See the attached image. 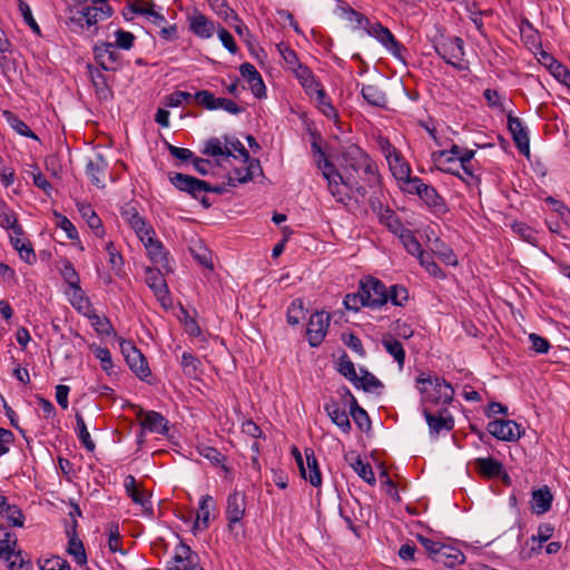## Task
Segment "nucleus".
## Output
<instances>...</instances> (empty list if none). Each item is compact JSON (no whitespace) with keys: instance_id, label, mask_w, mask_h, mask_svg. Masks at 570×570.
Masks as SVG:
<instances>
[{"instance_id":"f257e3e1","label":"nucleus","mask_w":570,"mask_h":570,"mask_svg":"<svg viewBox=\"0 0 570 570\" xmlns=\"http://www.w3.org/2000/svg\"><path fill=\"white\" fill-rule=\"evenodd\" d=\"M312 151L317 169L337 202H344L352 191L365 195L368 188H376L381 184L377 165L357 146H347L342 153V171L335 169L318 141H313Z\"/></svg>"},{"instance_id":"f03ea898","label":"nucleus","mask_w":570,"mask_h":570,"mask_svg":"<svg viewBox=\"0 0 570 570\" xmlns=\"http://www.w3.org/2000/svg\"><path fill=\"white\" fill-rule=\"evenodd\" d=\"M114 8L107 0H90L89 4L72 6L67 10L66 26L77 35L98 32V23L109 19Z\"/></svg>"},{"instance_id":"7ed1b4c3","label":"nucleus","mask_w":570,"mask_h":570,"mask_svg":"<svg viewBox=\"0 0 570 570\" xmlns=\"http://www.w3.org/2000/svg\"><path fill=\"white\" fill-rule=\"evenodd\" d=\"M416 387L421 394V403L423 407H428L429 404H449L454 395L452 385L440 377L419 376L416 379Z\"/></svg>"},{"instance_id":"20e7f679","label":"nucleus","mask_w":570,"mask_h":570,"mask_svg":"<svg viewBox=\"0 0 570 570\" xmlns=\"http://www.w3.org/2000/svg\"><path fill=\"white\" fill-rule=\"evenodd\" d=\"M474 150L461 148L458 145H452L449 150H438L432 153L431 159L434 166L444 173H449L464 179L461 175L459 166L461 161H471L474 157Z\"/></svg>"},{"instance_id":"39448f33","label":"nucleus","mask_w":570,"mask_h":570,"mask_svg":"<svg viewBox=\"0 0 570 570\" xmlns=\"http://www.w3.org/2000/svg\"><path fill=\"white\" fill-rule=\"evenodd\" d=\"M120 351L130 371L141 381L149 382L151 371L144 354L128 340H119Z\"/></svg>"},{"instance_id":"423d86ee","label":"nucleus","mask_w":570,"mask_h":570,"mask_svg":"<svg viewBox=\"0 0 570 570\" xmlns=\"http://www.w3.org/2000/svg\"><path fill=\"white\" fill-rule=\"evenodd\" d=\"M377 146L380 151L383 154L395 181L402 179V177H407V174L412 173L410 164L404 159L401 151L389 141V139L379 137Z\"/></svg>"},{"instance_id":"0eeeda50","label":"nucleus","mask_w":570,"mask_h":570,"mask_svg":"<svg viewBox=\"0 0 570 570\" xmlns=\"http://www.w3.org/2000/svg\"><path fill=\"white\" fill-rule=\"evenodd\" d=\"M169 180L177 189L185 191L193 198L199 200L205 208H209L212 206L209 198L204 195V189L207 188V181L180 173L170 175Z\"/></svg>"},{"instance_id":"6e6552de","label":"nucleus","mask_w":570,"mask_h":570,"mask_svg":"<svg viewBox=\"0 0 570 570\" xmlns=\"http://www.w3.org/2000/svg\"><path fill=\"white\" fill-rule=\"evenodd\" d=\"M292 454L295 458L301 476L313 487L321 485L322 476L314 451L306 448L304 454H302L297 448L293 446Z\"/></svg>"},{"instance_id":"1a4fd4ad","label":"nucleus","mask_w":570,"mask_h":570,"mask_svg":"<svg viewBox=\"0 0 570 570\" xmlns=\"http://www.w3.org/2000/svg\"><path fill=\"white\" fill-rule=\"evenodd\" d=\"M287 69L292 71L295 78L303 87L305 94L308 97H313L314 94L322 88V85L316 80L312 70L301 63L295 52L287 49Z\"/></svg>"},{"instance_id":"9d476101","label":"nucleus","mask_w":570,"mask_h":570,"mask_svg":"<svg viewBox=\"0 0 570 570\" xmlns=\"http://www.w3.org/2000/svg\"><path fill=\"white\" fill-rule=\"evenodd\" d=\"M112 42L100 41L94 47L95 61L102 70L116 71L121 68L122 60Z\"/></svg>"},{"instance_id":"9b49d317","label":"nucleus","mask_w":570,"mask_h":570,"mask_svg":"<svg viewBox=\"0 0 570 570\" xmlns=\"http://www.w3.org/2000/svg\"><path fill=\"white\" fill-rule=\"evenodd\" d=\"M365 306L379 308L389 302L387 288L379 279L370 277L360 285Z\"/></svg>"},{"instance_id":"f8f14e48","label":"nucleus","mask_w":570,"mask_h":570,"mask_svg":"<svg viewBox=\"0 0 570 570\" xmlns=\"http://www.w3.org/2000/svg\"><path fill=\"white\" fill-rule=\"evenodd\" d=\"M331 316L326 312H315L311 315L306 327V337L311 346L316 347L324 341Z\"/></svg>"},{"instance_id":"ddd939ff","label":"nucleus","mask_w":570,"mask_h":570,"mask_svg":"<svg viewBox=\"0 0 570 570\" xmlns=\"http://www.w3.org/2000/svg\"><path fill=\"white\" fill-rule=\"evenodd\" d=\"M435 49L446 63L459 69L464 68V49L462 39L458 37L444 39L435 47Z\"/></svg>"},{"instance_id":"4468645a","label":"nucleus","mask_w":570,"mask_h":570,"mask_svg":"<svg viewBox=\"0 0 570 570\" xmlns=\"http://www.w3.org/2000/svg\"><path fill=\"white\" fill-rule=\"evenodd\" d=\"M146 284L153 291L157 301L164 307H168L171 304V298L169 295L168 286L164 275L161 274L159 268H150L146 269Z\"/></svg>"},{"instance_id":"2eb2a0df","label":"nucleus","mask_w":570,"mask_h":570,"mask_svg":"<svg viewBox=\"0 0 570 570\" xmlns=\"http://www.w3.org/2000/svg\"><path fill=\"white\" fill-rule=\"evenodd\" d=\"M198 554L189 546L180 542L176 546L173 558L167 562L168 570H194L198 566Z\"/></svg>"},{"instance_id":"dca6fc26","label":"nucleus","mask_w":570,"mask_h":570,"mask_svg":"<svg viewBox=\"0 0 570 570\" xmlns=\"http://www.w3.org/2000/svg\"><path fill=\"white\" fill-rule=\"evenodd\" d=\"M488 431L502 441H517L523 434L522 428L512 420H494L488 424Z\"/></svg>"},{"instance_id":"f3484780","label":"nucleus","mask_w":570,"mask_h":570,"mask_svg":"<svg viewBox=\"0 0 570 570\" xmlns=\"http://www.w3.org/2000/svg\"><path fill=\"white\" fill-rule=\"evenodd\" d=\"M189 30L200 39H209L215 33V24L198 9H194L187 17Z\"/></svg>"},{"instance_id":"a211bd4d","label":"nucleus","mask_w":570,"mask_h":570,"mask_svg":"<svg viewBox=\"0 0 570 570\" xmlns=\"http://www.w3.org/2000/svg\"><path fill=\"white\" fill-rule=\"evenodd\" d=\"M121 216L132 228L140 242L145 240L148 236L156 235L153 226L135 208L124 210Z\"/></svg>"},{"instance_id":"6ab92c4d","label":"nucleus","mask_w":570,"mask_h":570,"mask_svg":"<svg viewBox=\"0 0 570 570\" xmlns=\"http://www.w3.org/2000/svg\"><path fill=\"white\" fill-rule=\"evenodd\" d=\"M147 250L149 259L159 268L169 271L168 252L163 243L155 236H148L141 242Z\"/></svg>"},{"instance_id":"aec40b11","label":"nucleus","mask_w":570,"mask_h":570,"mask_svg":"<svg viewBox=\"0 0 570 570\" xmlns=\"http://www.w3.org/2000/svg\"><path fill=\"white\" fill-rule=\"evenodd\" d=\"M245 513V497L239 492H233L227 498L226 518L228 520V529L234 530L240 522Z\"/></svg>"},{"instance_id":"412c9836","label":"nucleus","mask_w":570,"mask_h":570,"mask_svg":"<svg viewBox=\"0 0 570 570\" xmlns=\"http://www.w3.org/2000/svg\"><path fill=\"white\" fill-rule=\"evenodd\" d=\"M423 414L430 429V433L434 436L442 431H451L454 422L453 417L446 410H442L438 415L432 414L428 407H423Z\"/></svg>"},{"instance_id":"4be33fe9","label":"nucleus","mask_w":570,"mask_h":570,"mask_svg":"<svg viewBox=\"0 0 570 570\" xmlns=\"http://www.w3.org/2000/svg\"><path fill=\"white\" fill-rule=\"evenodd\" d=\"M240 161V167H235L227 176L228 185L232 187L252 180L255 171L259 169V163L256 159L249 157L247 163H245V160Z\"/></svg>"},{"instance_id":"5701e85b","label":"nucleus","mask_w":570,"mask_h":570,"mask_svg":"<svg viewBox=\"0 0 570 570\" xmlns=\"http://www.w3.org/2000/svg\"><path fill=\"white\" fill-rule=\"evenodd\" d=\"M508 127L518 149L528 156L530 154V139L522 121L517 117L509 116Z\"/></svg>"},{"instance_id":"b1692460","label":"nucleus","mask_w":570,"mask_h":570,"mask_svg":"<svg viewBox=\"0 0 570 570\" xmlns=\"http://www.w3.org/2000/svg\"><path fill=\"white\" fill-rule=\"evenodd\" d=\"M309 99L314 102L316 109L328 120L334 121L336 125L340 121V115L337 109L334 107L331 98L325 92L324 88L322 87L318 89L313 97H309Z\"/></svg>"},{"instance_id":"393cba45","label":"nucleus","mask_w":570,"mask_h":570,"mask_svg":"<svg viewBox=\"0 0 570 570\" xmlns=\"http://www.w3.org/2000/svg\"><path fill=\"white\" fill-rule=\"evenodd\" d=\"M239 73L248 82L254 96L262 98L265 94V85L255 66L249 62H244L239 67Z\"/></svg>"},{"instance_id":"a878e982","label":"nucleus","mask_w":570,"mask_h":570,"mask_svg":"<svg viewBox=\"0 0 570 570\" xmlns=\"http://www.w3.org/2000/svg\"><path fill=\"white\" fill-rule=\"evenodd\" d=\"M419 197L434 213L443 214L446 212V204L444 198L436 191L433 186L424 184L421 188Z\"/></svg>"},{"instance_id":"bb28decb","label":"nucleus","mask_w":570,"mask_h":570,"mask_svg":"<svg viewBox=\"0 0 570 570\" xmlns=\"http://www.w3.org/2000/svg\"><path fill=\"white\" fill-rule=\"evenodd\" d=\"M140 424L142 429L150 433L167 434L168 421L164 415L156 411H147L144 413Z\"/></svg>"},{"instance_id":"cd10ccee","label":"nucleus","mask_w":570,"mask_h":570,"mask_svg":"<svg viewBox=\"0 0 570 570\" xmlns=\"http://www.w3.org/2000/svg\"><path fill=\"white\" fill-rule=\"evenodd\" d=\"M368 32L394 56L400 55L401 46L387 28L380 23H375L370 28Z\"/></svg>"},{"instance_id":"c85d7f7f","label":"nucleus","mask_w":570,"mask_h":570,"mask_svg":"<svg viewBox=\"0 0 570 570\" xmlns=\"http://www.w3.org/2000/svg\"><path fill=\"white\" fill-rule=\"evenodd\" d=\"M475 471L487 479L499 478L503 473V465L493 458H478L473 461Z\"/></svg>"},{"instance_id":"c756f323","label":"nucleus","mask_w":570,"mask_h":570,"mask_svg":"<svg viewBox=\"0 0 570 570\" xmlns=\"http://www.w3.org/2000/svg\"><path fill=\"white\" fill-rule=\"evenodd\" d=\"M107 166V161L100 155H97L95 159L89 160L86 166L87 176L97 187L105 186Z\"/></svg>"},{"instance_id":"7c9ffc66","label":"nucleus","mask_w":570,"mask_h":570,"mask_svg":"<svg viewBox=\"0 0 570 570\" xmlns=\"http://www.w3.org/2000/svg\"><path fill=\"white\" fill-rule=\"evenodd\" d=\"M0 227L10 229L12 234L23 235L22 226L18 222L14 210L2 199H0Z\"/></svg>"},{"instance_id":"2f4dec72","label":"nucleus","mask_w":570,"mask_h":570,"mask_svg":"<svg viewBox=\"0 0 570 570\" xmlns=\"http://www.w3.org/2000/svg\"><path fill=\"white\" fill-rule=\"evenodd\" d=\"M325 411L332 422L341 429L344 433H348L351 430V422L346 413L345 407L340 406L335 401H331L325 405Z\"/></svg>"},{"instance_id":"473e14b6","label":"nucleus","mask_w":570,"mask_h":570,"mask_svg":"<svg viewBox=\"0 0 570 570\" xmlns=\"http://www.w3.org/2000/svg\"><path fill=\"white\" fill-rule=\"evenodd\" d=\"M552 493L548 487L540 488L532 492L531 508L537 514H543L548 512L552 504Z\"/></svg>"},{"instance_id":"72a5a7b5","label":"nucleus","mask_w":570,"mask_h":570,"mask_svg":"<svg viewBox=\"0 0 570 570\" xmlns=\"http://www.w3.org/2000/svg\"><path fill=\"white\" fill-rule=\"evenodd\" d=\"M23 235H10L12 247L19 253L20 258L27 264H33L37 259L36 253L29 240L22 238Z\"/></svg>"},{"instance_id":"f704fd0d","label":"nucleus","mask_w":570,"mask_h":570,"mask_svg":"<svg viewBox=\"0 0 570 570\" xmlns=\"http://www.w3.org/2000/svg\"><path fill=\"white\" fill-rule=\"evenodd\" d=\"M435 561L448 568H453L464 561V554L456 548L442 544L438 551Z\"/></svg>"},{"instance_id":"c9c22d12","label":"nucleus","mask_w":570,"mask_h":570,"mask_svg":"<svg viewBox=\"0 0 570 570\" xmlns=\"http://www.w3.org/2000/svg\"><path fill=\"white\" fill-rule=\"evenodd\" d=\"M215 509V502L212 495H203L199 501V511L194 524L195 529L205 530L209 527V515L212 510Z\"/></svg>"},{"instance_id":"e433bc0d","label":"nucleus","mask_w":570,"mask_h":570,"mask_svg":"<svg viewBox=\"0 0 570 570\" xmlns=\"http://www.w3.org/2000/svg\"><path fill=\"white\" fill-rule=\"evenodd\" d=\"M90 78L95 87L96 94L100 99H109L112 97V91L108 86L106 75L98 68L89 66Z\"/></svg>"},{"instance_id":"4c0bfd02","label":"nucleus","mask_w":570,"mask_h":570,"mask_svg":"<svg viewBox=\"0 0 570 570\" xmlns=\"http://www.w3.org/2000/svg\"><path fill=\"white\" fill-rule=\"evenodd\" d=\"M0 515L6 519L11 527L22 528L24 524L22 510L16 504H10L7 498L3 507L0 508Z\"/></svg>"},{"instance_id":"58836bf2","label":"nucleus","mask_w":570,"mask_h":570,"mask_svg":"<svg viewBox=\"0 0 570 570\" xmlns=\"http://www.w3.org/2000/svg\"><path fill=\"white\" fill-rule=\"evenodd\" d=\"M430 249L438 256L444 264L455 266L458 264L456 256L453 250L444 244L439 237L430 240Z\"/></svg>"},{"instance_id":"ea45409f","label":"nucleus","mask_w":570,"mask_h":570,"mask_svg":"<svg viewBox=\"0 0 570 570\" xmlns=\"http://www.w3.org/2000/svg\"><path fill=\"white\" fill-rule=\"evenodd\" d=\"M3 117L9 126L19 135L33 140H39V137L29 128V126L13 112L6 110L3 111Z\"/></svg>"},{"instance_id":"a19ab883","label":"nucleus","mask_w":570,"mask_h":570,"mask_svg":"<svg viewBox=\"0 0 570 570\" xmlns=\"http://www.w3.org/2000/svg\"><path fill=\"white\" fill-rule=\"evenodd\" d=\"M78 212L80 213L81 217L86 220L88 226L96 230V234L102 233V222L100 217L97 215V213L94 210L91 205L78 203L77 204Z\"/></svg>"},{"instance_id":"79ce46f5","label":"nucleus","mask_w":570,"mask_h":570,"mask_svg":"<svg viewBox=\"0 0 570 570\" xmlns=\"http://www.w3.org/2000/svg\"><path fill=\"white\" fill-rule=\"evenodd\" d=\"M203 154L212 157H224L228 159L230 157V148L219 138H210L205 142Z\"/></svg>"},{"instance_id":"37998d69","label":"nucleus","mask_w":570,"mask_h":570,"mask_svg":"<svg viewBox=\"0 0 570 570\" xmlns=\"http://www.w3.org/2000/svg\"><path fill=\"white\" fill-rule=\"evenodd\" d=\"M124 487L126 489L127 495L136 503L146 508L147 504H150L149 500L146 498L145 493L140 491L136 485V479L134 475H127L124 481Z\"/></svg>"},{"instance_id":"c03bdc74","label":"nucleus","mask_w":570,"mask_h":570,"mask_svg":"<svg viewBox=\"0 0 570 570\" xmlns=\"http://www.w3.org/2000/svg\"><path fill=\"white\" fill-rule=\"evenodd\" d=\"M382 344L386 352L397 362L400 368H402L405 360V352L402 344L392 335H385L382 340Z\"/></svg>"},{"instance_id":"a18cd8bd","label":"nucleus","mask_w":570,"mask_h":570,"mask_svg":"<svg viewBox=\"0 0 570 570\" xmlns=\"http://www.w3.org/2000/svg\"><path fill=\"white\" fill-rule=\"evenodd\" d=\"M361 92L365 101L372 106L384 107L386 105L385 94L377 86L364 85Z\"/></svg>"},{"instance_id":"49530a36","label":"nucleus","mask_w":570,"mask_h":570,"mask_svg":"<svg viewBox=\"0 0 570 570\" xmlns=\"http://www.w3.org/2000/svg\"><path fill=\"white\" fill-rule=\"evenodd\" d=\"M180 365L184 374L187 377H197V375L200 373L202 362L190 352L183 353Z\"/></svg>"},{"instance_id":"de8ad7c7","label":"nucleus","mask_w":570,"mask_h":570,"mask_svg":"<svg viewBox=\"0 0 570 570\" xmlns=\"http://www.w3.org/2000/svg\"><path fill=\"white\" fill-rule=\"evenodd\" d=\"M424 184L425 183L420 177L411 176V174H407V177H402V179L396 180L397 187L403 193L416 196H419Z\"/></svg>"},{"instance_id":"09e8293b","label":"nucleus","mask_w":570,"mask_h":570,"mask_svg":"<svg viewBox=\"0 0 570 570\" xmlns=\"http://www.w3.org/2000/svg\"><path fill=\"white\" fill-rule=\"evenodd\" d=\"M76 423H77V435L81 444L89 452H94L96 449V444L94 443L90 433L87 429L85 420L81 414H76Z\"/></svg>"},{"instance_id":"8fccbe9b","label":"nucleus","mask_w":570,"mask_h":570,"mask_svg":"<svg viewBox=\"0 0 570 570\" xmlns=\"http://www.w3.org/2000/svg\"><path fill=\"white\" fill-rule=\"evenodd\" d=\"M37 564L40 570H71L69 562L59 556L40 558Z\"/></svg>"},{"instance_id":"3c124183","label":"nucleus","mask_w":570,"mask_h":570,"mask_svg":"<svg viewBox=\"0 0 570 570\" xmlns=\"http://www.w3.org/2000/svg\"><path fill=\"white\" fill-rule=\"evenodd\" d=\"M351 466L354 472L368 484L375 483V476L371 465L364 462L360 456H355L351 462Z\"/></svg>"},{"instance_id":"603ef678","label":"nucleus","mask_w":570,"mask_h":570,"mask_svg":"<svg viewBox=\"0 0 570 570\" xmlns=\"http://www.w3.org/2000/svg\"><path fill=\"white\" fill-rule=\"evenodd\" d=\"M67 552L73 558L79 566L87 563V554L82 542L77 537H71L68 541Z\"/></svg>"},{"instance_id":"864d4df0","label":"nucleus","mask_w":570,"mask_h":570,"mask_svg":"<svg viewBox=\"0 0 570 570\" xmlns=\"http://www.w3.org/2000/svg\"><path fill=\"white\" fill-rule=\"evenodd\" d=\"M18 540L17 537L10 532L4 533V538L0 539V559L8 561L14 556Z\"/></svg>"},{"instance_id":"5fc2aeb1","label":"nucleus","mask_w":570,"mask_h":570,"mask_svg":"<svg viewBox=\"0 0 570 570\" xmlns=\"http://www.w3.org/2000/svg\"><path fill=\"white\" fill-rule=\"evenodd\" d=\"M105 250L108 255V264L110 265V268L118 275L124 267L122 255L117 249L114 242H107L105 245Z\"/></svg>"},{"instance_id":"6e6d98bb","label":"nucleus","mask_w":570,"mask_h":570,"mask_svg":"<svg viewBox=\"0 0 570 570\" xmlns=\"http://www.w3.org/2000/svg\"><path fill=\"white\" fill-rule=\"evenodd\" d=\"M210 9L225 21L237 20V14L232 10L226 0H207Z\"/></svg>"},{"instance_id":"4d7b16f0","label":"nucleus","mask_w":570,"mask_h":570,"mask_svg":"<svg viewBox=\"0 0 570 570\" xmlns=\"http://www.w3.org/2000/svg\"><path fill=\"white\" fill-rule=\"evenodd\" d=\"M400 239L405 247V249L413 256H419L423 253L421 249V244L417 242V239L413 236L411 230L409 229H401L400 233Z\"/></svg>"},{"instance_id":"13d9d810","label":"nucleus","mask_w":570,"mask_h":570,"mask_svg":"<svg viewBox=\"0 0 570 570\" xmlns=\"http://www.w3.org/2000/svg\"><path fill=\"white\" fill-rule=\"evenodd\" d=\"M193 99L207 110H217V100L213 92L209 90H198L193 95Z\"/></svg>"},{"instance_id":"bf43d9fd","label":"nucleus","mask_w":570,"mask_h":570,"mask_svg":"<svg viewBox=\"0 0 570 570\" xmlns=\"http://www.w3.org/2000/svg\"><path fill=\"white\" fill-rule=\"evenodd\" d=\"M53 215L56 217V226L66 233L68 239L75 240L79 238V234L76 226L68 217L63 216L58 212H53Z\"/></svg>"},{"instance_id":"052dcab7","label":"nucleus","mask_w":570,"mask_h":570,"mask_svg":"<svg viewBox=\"0 0 570 570\" xmlns=\"http://www.w3.org/2000/svg\"><path fill=\"white\" fill-rule=\"evenodd\" d=\"M136 37L132 32L117 29L115 31V41L112 42L116 48L121 50H130L135 45Z\"/></svg>"},{"instance_id":"680f3d73","label":"nucleus","mask_w":570,"mask_h":570,"mask_svg":"<svg viewBox=\"0 0 570 570\" xmlns=\"http://www.w3.org/2000/svg\"><path fill=\"white\" fill-rule=\"evenodd\" d=\"M154 2L151 0H134L128 2L126 9L132 14L142 16L147 18L150 11L154 9Z\"/></svg>"},{"instance_id":"e2e57ef3","label":"nucleus","mask_w":570,"mask_h":570,"mask_svg":"<svg viewBox=\"0 0 570 570\" xmlns=\"http://www.w3.org/2000/svg\"><path fill=\"white\" fill-rule=\"evenodd\" d=\"M18 9H19L24 22L30 27V29L36 35H40V27L32 16L30 6L24 0H18Z\"/></svg>"},{"instance_id":"0e129e2a","label":"nucleus","mask_w":570,"mask_h":570,"mask_svg":"<svg viewBox=\"0 0 570 570\" xmlns=\"http://www.w3.org/2000/svg\"><path fill=\"white\" fill-rule=\"evenodd\" d=\"M60 274L65 282L68 284L69 288L80 285L79 274L69 261H66L62 264Z\"/></svg>"},{"instance_id":"69168bd1","label":"nucleus","mask_w":570,"mask_h":570,"mask_svg":"<svg viewBox=\"0 0 570 570\" xmlns=\"http://www.w3.org/2000/svg\"><path fill=\"white\" fill-rule=\"evenodd\" d=\"M351 415L361 430H366L370 428L368 415L362 407L357 405L355 399H352Z\"/></svg>"},{"instance_id":"338daca9","label":"nucleus","mask_w":570,"mask_h":570,"mask_svg":"<svg viewBox=\"0 0 570 570\" xmlns=\"http://www.w3.org/2000/svg\"><path fill=\"white\" fill-rule=\"evenodd\" d=\"M225 145H228L230 148V157L234 159L245 160L247 163L249 160V154L244 145L238 139H228L225 138Z\"/></svg>"},{"instance_id":"774afa93","label":"nucleus","mask_w":570,"mask_h":570,"mask_svg":"<svg viewBox=\"0 0 570 570\" xmlns=\"http://www.w3.org/2000/svg\"><path fill=\"white\" fill-rule=\"evenodd\" d=\"M355 386L363 387L365 391H375L382 386L380 381L371 373L362 371L361 375H357Z\"/></svg>"}]
</instances>
